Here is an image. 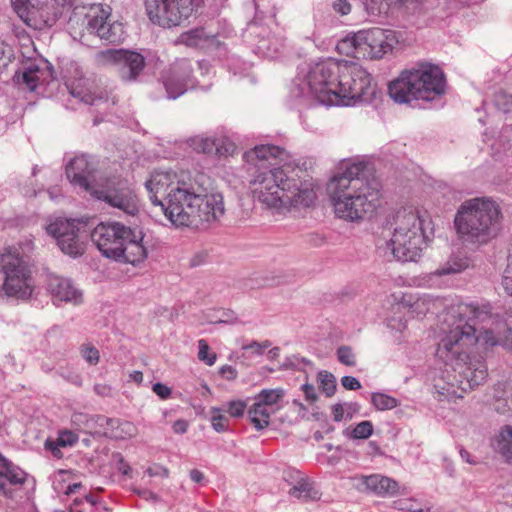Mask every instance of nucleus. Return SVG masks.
<instances>
[{
    "label": "nucleus",
    "instance_id": "obj_41",
    "mask_svg": "<svg viewBox=\"0 0 512 512\" xmlns=\"http://www.w3.org/2000/svg\"><path fill=\"white\" fill-rule=\"evenodd\" d=\"M494 104L500 111L508 113L512 111V94L500 90L494 94Z\"/></svg>",
    "mask_w": 512,
    "mask_h": 512
},
{
    "label": "nucleus",
    "instance_id": "obj_53",
    "mask_svg": "<svg viewBox=\"0 0 512 512\" xmlns=\"http://www.w3.org/2000/svg\"><path fill=\"white\" fill-rule=\"evenodd\" d=\"M301 389L305 395L306 400L310 403H313L318 399L315 387L312 384L305 383L302 385Z\"/></svg>",
    "mask_w": 512,
    "mask_h": 512
},
{
    "label": "nucleus",
    "instance_id": "obj_47",
    "mask_svg": "<svg viewBox=\"0 0 512 512\" xmlns=\"http://www.w3.org/2000/svg\"><path fill=\"white\" fill-rule=\"evenodd\" d=\"M81 356L91 365H96L99 362V351L91 345H83L80 349Z\"/></svg>",
    "mask_w": 512,
    "mask_h": 512
},
{
    "label": "nucleus",
    "instance_id": "obj_31",
    "mask_svg": "<svg viewBox=\"0 0 512 512\" xmlns=\"http://www.w3.org/2000/svg\"><path fill=\"white\" fill-rule=\"evenodd\" d=\"M78 441V436L70 430L60 431L56 440L47 439L45 448L52 453L55 458H62L61 447H72Z\"/></svg>",
    "mask_w": 512,
    "mask_h": 512
},
{
    "label": "nucleus",
    "instance_id": "obj_45",
    "mask_svg": "<svg viewBox=\"0 0 512 512\" xmlns=\"http://www.w3.org/2000/svg\"><path fill=\"white\" fill-rule=\"evenodd\" d=\"M246 403L242 400H233L227 403L226 408H222L223 411L229 413L232 417H241L243 416L246 410Z\"/></svg>",
    "mask_w": 512,
    "mask_h": 512
},
{
    "label": "nucleus",
    "instance_id": "obj_55",
    "mask_svg": "<svg viewBox=\"0 0 512 512\" xmlns=\"http://www.w3.org/2000/svg\"><path fill=\"white\" fill-rule=\"evenodd\" d=\"M146 473L150 477H155V476L168 477L169 470L167 468L163 467V466L155 465L153 467H149L146 470Z\"/></svg>",
    "mask_w": 512,
    "mask_h": 512
},
{
    "label": "nucleus",
    "instance_id": "obj_19",
    "mask_svg": "<svg viewBox=\"0 0 512 512\" xmlns=\"http://www.w3.org/2000/svg\"><path fill=\"white\" fill-rule=\"evenodd\" d=\"M250 34L256 37L254 52L262 57L276 59L287 49V43L281 31H271L269 28L251 23L248 26Z\"/></svg>",
    "mask_w": 512,
    "mask_h": 512
},
{
    "label": "nucleus",
    "instance_id": "obj_17",
    "mask_svg": "<svg viewBox=\"0 0 512 512\" xmlns=\"http://www.w3.org/2000/svg\"><path fill=\"white\" fill-rule=\"evenodd\" d=\"M363 58L381 59L401 42L402 35L392 29L374 27L358 31Z\"/></svg>",
    "mask_w": 512,
    "mask_h": 512
},
{
    "label": "nucleus",
    "instance_id": "obj_49",
    "mask_svg": "<svg viewBox=\"0 0 512 512\" xmlns=\"http://www.w3.org/2000/svg\"><path fill=\"white\" fill-rule=\"evenodd\" d=\"M271 345L272 343L269 340H265L263 342L252 341L249 344L243 345L242 349L250 350L253 354L260 356L263 354L264 350L269 348Z\"/></svg>",
    "mask_w": 512,
    "mask_h": 512
},
{
    "label": "nucleus",
    "instance_id": "obj_48",
    "mask_svg": "<svg viewBox=\"0 0 512 512\" xmlns=\"http://www.w3.org/2000/svg\"><path fill=\"white\" fill-rule=\"evenodd\" d=\"M502 286L506 293L512 296V256H509L508 265L502 277Z\"/></svg>",
    "mask_w": 512,
    "mask_h": 512
},
{
    "label": "nucleus",
    "instance_id": "obj_60",
    "mask_svg": "<svg viewBox=\"0 0 512 512\" xmlns=\"http://www.w3.org/2000/svg\"><path fill=\"white\" fill-rule=\"evenodd\" d=\"M173 431L177 434H184L188 429V423L186 420H177L173 424Z\"/></svg>",
    "mask_w": 512,
    "mask_h": 512
},
{
    "label": "nucleus",
    "instance_id": "obj_23",
    "mask_svg": "<svg viewBox=\"0 0 512 512\" xmlns=\"http://www.w3.org/2000/svg\"><path fill=\"white\" fill-rule=\"evenodd\" d=\"M192 75L191 63L182 59L175 62L164 77V87L168 99H176L187 90L188 82Z\"/></svg>",
    "mask_w": 512,
    "mask_h": 512
},
{
    "label": "nucleus",
    "instance_id": "obj_38",
    "mask_svg": "<svg viewBox=\"0 0 512 512\" xmlns=\"http://www.w3.org/2000/svg\"><path fill=\"white\" fill-rule=\"evenodd\" d=\"M371 403L373 404L375 409L379 411H384L391 410L397 407L399 401L396 398L385 393L376 392L372 393L371 395Z\"/></svg>",
    "mask_w": 512,
    "mask_h": 512
},
{
    "label": "nucleus",
    "instance_id": "obj_20",
    "mask_svg": "<svg viewBox=\"0 0 512 512\" xmlns=\"http://www.w3.org/2000/svg\"><path fill=\"white\" fill-rule=\"evenodd\" d=\"M190 212L191 226L215 222L219 220L225 212L223 196L218 193L206 195L198 194L197 204Z\"/></svg>",
    "mask_w": 512,
    "mask_h": 512
},
{
    "label": "nucleus",
    "instance_id": "obj_3",
    "mask_svg": "<svg viewBox=\"0 0 512 512\" xmlns=\"http://www.w3.org/2000/svg\"><path fill=\"white\" fill-rule=\"evenodd\" d=\"M362 162L344 161L327 189L335 215L356 222L371 217L380 206V184L365 177Z\"/></svg>",
    "mask_w": 512,
    "mask_h": 512
},
{
    "label": "nucleus",
    "instance_id": "obj_39",
    "mask_svg": "<svg viewBox=\"0 0 512 512\" xmlns=\"http://www.w3.org/2000/svg\"><path fill=\"white\" fill-rule=\"evenodd\" d=\"M345 435L351 439H367L373 433L371 421L365 420L358 423L352 430H345Z\"/></svg>",
    "mask_w": 512,
    "mask_h": 512
},
{
    "label": "nucleus",
    "instance_id": "obj_21",
    "mask_svg": "<svg viewBox=\"0 0 512 512\" xmlns=\"http://www.w3.org/2000/svg\"><path fill=\"white\" fill-rule=\"evenodd\" d=\"M182 182L174 172L157 171L146 181L145 186L152 204L161 209V204L168 201V195Z\"/></svg>",
    "mask_w": 512,
    "mask_h": 512
},
{
    "label": "nucleus",
    "instance_id": "obj_10",
    "mask_svg": "<svg viewBox=\"0 0 512 512\" xmlns=\"http://www.w3.org/2000/svg\"><path fill=\"white\" fill-rule=\"evenodd\" d=\"M0 272L3 274L2 291L7 297L27 300L34 289L32 268L18 248L6 247L0 252Z\"/></svg>",
    "mask_w": 512,
    "mask_h": 512
},
{
    "label": "nucleus",
    "instance_id": "obj_12",
    "mask_svg": "<svg viewBox=\"0 0 512 512\" xmlns=\"http://www.w3.org/2000/svg\"><path fill=\"white\" fill-rule=\"evenodd\" d=\"M149 19L164 28L181 25L193 13V0H145Z\"/></svg>",
    "mask_w": 512,
    "mask_h": 512
},
{
    "label": "nucleus",
    "instance_id": "obj_59",
    "mask_svg": "<svg viewBox=\"0 0 512 512\" xmlns=\"http://www.w3.org/2000/svg\"><path fill=\"white\" fill-rule=\"evenodd\" d=\"M344 406L347 419H351L360 410V405L356 402L346 403Z\"/></svg>",
    "mask_w": 512,
    "mask_h": 512
},
{
    "label": "nucleus",
    "instance_id": "obj_16",
    "mask_svg": "<svg viewBox=\"0 0 512 512\" xmlns=\"http://www.w3.org/2000/svg\"><path fill=\"white\" fill-rule=\"evenodd\" d=\"M111 11L108 5L93 4L84 14L83 22L88 33L109 43H119L125 37L124 26L121 22L109 20Z\"/></svg>",
    "mask_w": 512,
    "mask_h": 512
},
{
    "label": "nucleus",
    "instance_id": "obj_46",
    "mask_svg": "<svg viewBox=\"0 0 512 512\" xmlns=\"http://www.w3.org/2000/svg\"><path fill=\"white\" fill-rule=\"evenodd\" d=\"M70 89V93L73 97L79 98L81 101H83L86 104L94 105L97 100H100L101 97H96L94 94H91L90 92H85L82 89H78L77 87H74L73 85L68 86Z\"/></svg>",
    "mask_w": 512,
    "mask_h": 512
},
{
    "label": "nucleus",
    "instance_id": "obj_54",
    "mask_svg": "<svg viewBox=\"0 0 512 512\" xmlns=\"http://www.w3.org/2000/svg\"><path fill=\"white\" fill-rule=\"evenodd\" d=\"M134 492L147 501L158 502L160 500V497L156 493L148 489H134Z\"/></svg>",
    "mask_w": 512,
    "mask_h": 512
},
{
    "label": "nucleus",
    "instance_id": "obj_43",
    "mask_svg": "<svg viewBox=\"0 0 512 512\" xmlns=\"http://www.w3.org/2000/svg\"><path fill=\"white\" fill-rule=\"evenodd\" d=\"M198 358L200 361L206 363L209 366H212L216 361V354L213 352H209L210 348L206 340L200 339L198 341Z\"/></svg>",
    "mask_w": 512,
    "mask_h": 512
},
{
    "label": "nucleus",
    "instance_id": "obj_42",
    "mask_svg": "<svg viewBox=\"0 0 512 512\" xmlns=\"http://www.w3.org/2000/svg\"><path fill=\"white\" fill-rule=\"evenodd\" d=\"M221 412H223L222 408H211V425L216 432H224L228 427V419Z\"/></svg>",
    "mask_w": 512,
    "mask_h": 512
},
{
    "label": "nucleus",
    "instance_id": "obj_28",
    "mask_svg": "<svg viewBox=\"0 0 512 512\" xmlns=\"http://www.w3.org/2000/svg\"><path fill=\"white\" fill-rule=\"evenodd\" d=\"M47 287L55 300L77 305L82 302V292L74 287L69 279L51 275Z\"/></svg>",
    "mask_w": 512,
    "mask_h": 512
},
{
    "label": "nucleus",
    "instance_id": "obj_13",
    "mask_svg": "<svg viewBox=\"0 0 512 512\" xmlns=\"http://www.w3.org/2000/svg\"><path fill=\"white\" fill-rule=\"evenodd\" d=\"M97 62L112 67L124 82H135L145 68V58L136 51L106 49L97 54Z\"/></svg>",
    "mask_w": 512,
    "mask_h": 512
},
{
    "label": "nucleus",
    "instance_id": "obj_24",
    "mask_svg": "<svg viewBox=\"0 0 512 512\" xmlns=\"http://www.w3.org/2000/svg\"><path fill=\"white\" fill-rule=\"evenodd\" d=\"M354 480L358 490L378 497H394L399 492L398 482L382 474L359 475Z\"/></svg>",
    "mask_w": 512,
    "mask_h": 512
},
{
    "label": "nucleus",
    "instance_id": "obj_36",
    "mask_svg": "<svg viewBox=\"0 0 512 512\" xmlns=\"http://www.w3.org/2000/svg\"><path fill=\"white\" fill-rule=\"evenodd\" d=\"M284 396V390L280 388L276 389H263L255 397V400L272 408L274 411H278L280 408L279 402Z\"/></svg>",
    "mask_w": 512,
    "mask_h": 512
},
{
    "label": "nucleus",
    "instance_id": "obj_27",
    "mask_svg": "<svg viewBox=\"0 0 512 512\" xmlns=\"http://www.w3.org/2000/svg\"><path fill=\"white\" fill-rule=\"evenodd\" d=\"M188 145L198 153L226 155L234 150L233 143L226 137L197 135L187 140Z\"/></svg>",
    "mask_w": 512,
    "mask_h": 512
},
{
    "label": "nucleus",
    "instance_id": "obj_8",
    "mask_svg": "<svg viewBox=\"0 0 512 512\" xmlns=\"http://www.w3.org/2000/svg\"><path fill=\"white\" fill-rule=\"evenodd\" d=\"M425 244L423 220L413 208H402L394 217L391 238L385 242L384 254L388 253L398 261L412 262L420 258Z\"/></svg>",
    "mask_w": 512,
    "mask_h": 512
},
{
    "label": "nucleus",
    "instance_id": "obj_56",
    "mask_svg": "<svg viewBox=\"0 0 512 512\" xmlns=\"http://www.w3.org/2000/svg\"><path fill=\"white\" fill-rule=\"evenodd\" d=\"M395 504H396V507L402 511L423 512L422 509L415 507V504L411 501H399V502H396Z\"/></svg>",
    "mask_w": 512,
    "mask_h": 512
},
{
    "label": "nucleus",
    "instance_id": "obj_35",
    "mask_svg": "<svg viewBox=\"0 0 512 512\" xmlns=\"http://www.w3.org/2000/svg\"><path fill=\"white\" fill-rule=\"evenodd\" d=\"M360 48L361 41L358 38V32L354 33L353 35L345 37L344 39L340 40L336 45V49L340 54L352 56L354 58H363V56L360 53Z\"/></svg>",
    "mask_w": 512,
    "mask_h": 512
},
{
    "label": "nucleus",
    "instance_id": "obj_64",
    "mask_svg": "<svg viewBox=\"0 0 512 512\" xmlns=\"http://www.w3.org/2000/svg\"><path fill=\"white\" fill-rule=\"evenodd\" d=\"M130 379L138 384H140L143 381V374L140 371H133L129 375Z\"/></svg>",
    "mask_w": 512,
    "mask_h": 512
},
{
    "label": "nucleus",
    "instance_id": "obj_58",
    "mask_svg": "<svg viewBox=\"0 0 512 512\" xmlns=\"http://www.w3.org/2000/svg\"><path fill=\"white\" fill-rule=\"evenodd\" d=\"M220 374L227 380H234L237 377V371L230 365H224L220 368Z\"/></svg>",
    "mask_w": 512,
    "mask_h": 512
},
{
    "label": "nucleus",
    "instance_id": "obj_62",
    "mask_svg": "<svg viewBox=\"0 0 512 512\" xmlns=\"http://www.w3.org/2000/svg\"><path fill=\"white\" fill-rule=\"evenodd\" d=\"M190 478L193 482L202 484L205 479V476L200 470L192 469L190 471Z\"/></svg>",
    "mask_w": 512,
    "mask_h": 512
},
{
    "label": "nucleus",
    "instance_id": "obj_50",
    "mask_svg": "<svg viewBox=\"0 0 512 512\" xmlns=\"http://www.w3.org/2000/svg\"><path fill=\"white\" fill-rule=\"evenodd\" d=\"M333 10L341 16L348 15L351 12V3L348 0H335L332 3Z\"/></svg>",
    "mask_w": 512,
    "mask_h": 512
},
{
    "label": "nucleus",
    "instance_id": "obj_32",
    "mask_svg": "<svg viewBox=\"0 0 512 512\" xmlns=\"http://www.w3.org/2000/svg\"><path fill=\"white\" fill-rule=\"evenodd\" d=\"M276 413L272 408L255 400L254 404L248 409V416L251 423L257 430L266 428L270 423V417Z\"/></svg>",
    "mask_w": 512,
    "mask_h": 512
},
{
    "label": "nucleus",
    "instance_id": "obj_4",
    "mask_svg": "<svg viewBox=\"0 0 512 512\" xmlns=\"http://www.w3.org/2000/svg\"><path fill=\"white\" fill-rule=\"evenodd\" d=\"M499 204L489 197L465 200L458 208L454 226L463 243L482 246L495 239L502 227Z\"/></svg>",
    "mask_w": 512,
    "mask_h": 512
},
{
    "label": "nucleus",
    "instance_id": "obj_52",
    "mask_svg": "<svg viewBox=\"0 0 512 512\" xmlns=\"http://www.w3.org/2000/svg\"><path fill=\"white\" fill-rule=\"evenodd\" d=\"M341 384L347 390H358L361 388L360 381L353 376L342 377Z\"/></svg>",
    "mask_w": 512,
    "mask_h": 512
},
{
    "label": "nucleus",
    "instance_id": "obj_33",
    "mask_svg": "<svg viewBox=\"0 0 512 512\" xmlns=\"http://www.w3.org/2000/svg\"><path fill=\"white\" fill-rule=\"evenodd\" d=\"M210 38L211 36L208 35L203 28H195L182 33L176 43L191 48H197L204 46Z\"/></svg>",
    "mask_w": 512,
    "mask_h": 512
},
{
    "label": "nucleus",
    "instance_id": "obj_34",
    "mask_svg": "<svg viewBox=\"0 0 512 512\" xmlns=\"http://www.w3.org/2000/svg\"><path fill=\"white\" fill-rule=\"evenodd\" d=\"M469 266V260L462 255L451 256L446 263L435 270L437 276L456 274L464 271Z\"/></svg>",
    "mask_w": 512,
    "mask_h": 512
},
{
    "label": "nucleus",
    "instance_id": "obj_61",
    "mask_svg": "<svg viewBox=\"0 0 512 512\" xmlns=\"http://www.w3.org/2000/svg\"><path fill=\"white\" fill-rule=\"evenodd\" d=\"M94 391L100 396H109L111 394V387L106 384H96Z\"/></svg>",
    "mask_w": 512,
    "mask_h": 512
},
{
    "label": "nucleus",
    "instance_id": "obj_14",
    "mask_svg": "<svg viewBox=\"0 0 512 512\" xmlns=\"http://www.w3.org/2000/svg\"><path fill=\"white\" fill-rule=\"evenodd\" d=\"M90 195L128 215H135L139 210L137 196L126 180H107L91 189Z\"/></svg>",
    "mask_w": 512,
    "mask_h": 512
},
{
    "label": "nucleus",
    "instance_id": "obj_25",
    "mask_svg": "<svg viewBox=\"0 0 512 512\" xmlns=\"http://www.w3.org/2000/svg\"><path fill=\"white\" fill-rule=\"evenodd\" d=\"M13 79L21 89L34 92L40 86L49 83L52 79V71L46 64L30 62L16 72Z\"/></svg>",
    "mask_w": 512,
    "mask_h": 512
},
{
    "label": "nucleus",
    "instance_id": "obj_22",
    "mask_svg": "<svg viewBox=\"0 0 512 512\" xmlns=\"http://www.w3.org/2000/svg\"><path fill=\"white\" fill-rule=\"evenodd\" d=\"M283 478L290 486L288 490L290 497L302 502L317 501L320 499L321 492L315 482L302 472L288 469L284 472Z\"/></svg>",
    "mask_w": 512,
    "mask_h": 512
},
{
    "label": "nucleus",
    "instance_id": "obj_18",
    "mask_svg": "<svg viewBox=\"0 0 512 512\" xmlns=\"http://www.w3.org/2000/svg\"><path fill=\"white\" fill-rule=\"evenodd\" d=\"M85 225L75 219H56L51 222L46 230L53 236L59 248L65 254L77 257L84 252L82 234L85 233Z\"/></svg>",
    "mask_w": 512,
    "mask_h": 512
},
{
    "label": "nucleus",
    "instance_id": "obj_37",
    "mask_svg": "<svg viewBox=\"0 0 512 512\" xmlns=\"http://www.w3.org/2000/svg\"><path fill=\"white\" fill-rule=\"evenodd\" d=\"M107 424L113 429L111 435L117 439H125L135 435L136 427L129 421H119L117 419H107Z\"/></svg>",
    "mask_w": 512,
    "mask_h": 512
},
{
    "label": "nucleus",
    "instance_id": "obj_44",
    "mask_svg": "<svg viewBox=\"0 0 512 512\" xmlns=\"http://www.w3.org/2000/svg\"><path fill=\"white\" fill-rule=\"evenodd\" d=\"M337 358L338 361L346 366H355L356 360L355 355L349 346H340L337 349Z\"/></svg>",
    "mask_w": 512,
    "mask_h": 512
},
{
    "label": "nucleus",
    "instance_id": "obj_29",
    "mask_svg": "<svg viewBox=\"0 0 512 512\" xmlns=\"http://www.w3.org/2000/svg\"><path fill=\"white\" fill-rule=\"evenodd\" d=\"M5 480L12 485H22L26 480V473L0 453V495L13 498V491L6 487Z\"/></svg>",
    "mask_w": 512,
    "mask_h": 512
},
{
    "label": "nucleus",
    "instance_id": "obj_6",
    "mask_svg": "<svg viewBox=\"0 0 512 512\" xmlns=\"http://www.w3.org/2000/svg\"><path fill=\"white\" fill-rule=\"evenodd\" d=\"M91 240L103 256L118 262L136 265L147 257L142 232L119 222L98 224L91 232Z\"/></svg>",
    "mask_w": 512,
    "mask_h": 512
},
{
    "label": "nucleus",
    "instance_id": "obj_2",
    "mask_svg": "<svg viewBox=\"0 0 512 512\" xmlns=\"http://www.w3.org/2000/svg\"><path fill=\"white\" fill-rule=\"evenodd\" d=\"M287 157L283 148L269 144L257 145L243 155L244 160L255 167L260 168L266 161L274 166L257 171L249 188L254 199L277 213L308 208L317 198L314 184L293 175L295 170L286 162Z\"/></svg>",
    "mask_w": 512,
    "mask_h": 512
},
{
    "label": "nucleus",
    "instance_id": "obj_15",
    "mask_svg": "<svg viewBox=\"0 0 512 512\" xmlns=\"http://www.w3.org/2000/svg\"><path fill=\"white\" fill-rule=\"evenodd\" d=\"M168 195V201L161 204V211L175 227L191 226V212L198 201V193L186 182H182Z\"/></svg>",
    "mask_w": 512,
    "mask_h": 512
},
{
    "label": "nucleus",
    "instance_id": "obj_63",
    "mask_svg": "<svg viewBox=\"0 0 512 512\" xmlns=\"http://www.w3.org/2000/svg\"><path fill=\"white\" fill-rule=\"evenodd\" d=\"M82 487V484L81 483H74V484H69L66 489L64 490V493L66 495H71V494H74L77 490H79L80 488Z\"/></svg>",
    "mask_w": 512,
    "mask_h": 512
},
{
    "label": "nucleus",
    "instance_id": "obj_57",
    "mask_svg": "<svg viewBox=\"0 0 512 512\" xmlns=\"http://www.w3.org/2000/svg\"><path fill=\"white\" fill-rule=\"evenodd\" d=\"M332 414L333 419L336 422H340L344 418L345 414V406L343 404L337 403L332 406Z\"/></svg>",
    "mask_w": 512,
    "mask_h": 512
},
{
    "label": "nucleus",
    "instance_id": "obj_30",
    "mask_svg": "<svg viewBox=\"0 0 512 512\" xmlns=\"http://www.w3.org/2000/svg\"><path fill=\"white\" fill-rule=\"evenodd\" d=\"M492 450L498 454L505 463H512V425H504L490 441Z\"/></svg>",
    "mask_w": 512,
    "mask_h": 512
},
{
    "label": "nucleus",
    "instance_id": "obj_40",
    "mask_svg": "<svg viewBox=\"0 0 512 512\" xmlns=\"http://www.w3.org/2000/svg\"><path fill=\"white\" fill-rule=\"evenodd\" d=\"M318 381L320 383V389L327 396L331 397L334 395L336 390V379L333 374L327 371H320L318 373Z\"/></svg>",
    "mask_w": 512,
    "mask_h": 512
},
{
    "label": "nucleus",
    "instance_id": "obj_1",
    "mask_svg": "<svg viewBox=\"0 0 512 512\" xmlns=\"http://www.w3.org/2000/svg\"><path fill=\"white\" fill-rule=\"evenodd\" d=\"M417 315L442 311V333L436 349V357L446 369L435 379L434 388L445 398L463 397V393L482 384L487 377V367L480 359L472 360L470 354L477 344L495 346L501 344V324L495 328H479L480 323L492 322L487 306L480 308L473 303L454 302L430 294L419 296L412 305Z\"/></svg>",
    "mask_w": 512,
    "mask_h": 512
},
{
    "label": "nucleus",
    "instance_id": "obj_26",
    "mask_svg": "<svg viewBox=\"0 0 512 512\" xmlns=\"http://www.w3.org/2000/svg\"><path fill=\"white\" fill-rule=\"evenodd\" d=\"M94 164L85 155L74 157L66 166V175L71 184L83 191L91 192L94 186L90 183V176L94 172Z\"/></svg>",
    "mask_w": 512,
    "mask_h": 512
},
{
    "label": "nucleus",
    "instance_id": "obj_5",
    "mask_svg": "<svg viewBox=\"0 0 512 512\" xmlns=\"http://www.w3.org/2000/svg\"><path fill=\"white\" fill-rule=\"evenodd\" d=\"M339 73H342V78L348 81L351 79L353 71H349L345 66L337 65V60L331 58L301 64L289 90V97L293 105L301 107H312L316 104L327 105V80Z\"/></svg>",
    "mask_w": 512,
    "mask_h": 512
},
{
    "label": "nucleus",
    "instance_id": "obj_11",
    "mask_svg": "<svg viewBox=\"0 0 512 512\" xmlns=\"http://www.w3.org/2000/svg\"><path fill=\"white\" fill-rule=\"evenodd\" d=\"M18 17L29 27H51L62 15L70 0H10Z\"/></svg>",
    "mask_w": 512,
    "mask_h": 512
},
{
    "label": "nucleus",
    "instance_id": "obj_51",
    "mask_svg": "<svg viewBox=\"0 0 512 512\" xmlns=\"http://www.w3.org/2000/svg\"><path fill=\"white\" fill-rule=\"evenodd\" d=\"M152 390L161 399H168L171 396V388L163 383H155Z\"/></svg>",
    "mask_w": 512,
    "mask_h": 512
},
{
    "label": "nucleus",
    "instance_id": "obj_9",
    "mask_svg": "<svg viewBox=\"0 0 512 512\" xmlns=\"http://www.w3.org/2000/svg\"><path fill=\"white\" fill-rule=\"evenodd\" d=\"M337 65L346 67L351 73V79L345 81L340 73L329 77L328 106H355L371 102L377 94V85L372 76L362 66L352 61H338ZM342 76V73H341Z\"/></svg>",
    "mask_w": 512,
    "mask_h": 512
},
{
    "label": "nucleus",
    "instance_id": "obj_7",
    "mask_svg": "<svg viewBox=\"0 0 512 512\" xmlns=\"http://www.w3.org/2000/svg\"><path fill=\"white\" fill-rule=\"evenodd\" d=\"M445 87V76L438 66L419 63L402 71L398 78L390 82L388 93L397 103L432 101L445 93Z\"/></svg>",
    "mask_w": 512,
    "mask_h": 512
}]
</instances>
